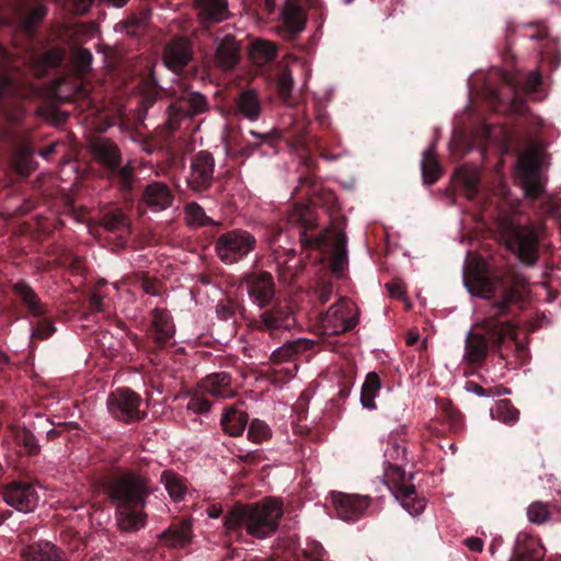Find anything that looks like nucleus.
Listing matches in <instances>:
<instances>
[{"label": "nucleus", "mask_w": 561, "mask_h": 561, "mask_svg": "<svg viewBox=\"0 0 561 561\" xmlns=\"http://www.w3.org/2000/svg\"><path fill=\"white\" fill-rule=\"evenodd\" d=\"M518 276L510 271H492L483 262H476L463 271V284L472 296L491 299L500 294L489 305L483 320L470 330L465 342L463 359L470 366L481 365L490 351H499L505 358L502 344L511 339L514 351L518 356L526 347L517 340L515 325L508 319L514 304L520 300Z\"/></svg>", "instance_id": "nucleus-1"}, {"label": "nucleus", "mask_w": 561, "mask_h": 561, "mask_svg": "<svg viewBox=\"0 0 561 561\" xmlns=\"http://www.w3.org/2000/svg\"><path fill=\"white\" fill-rule=\"evenodd\" d=\"M104 489L115 505L116 522L124 531H138L147 524L145 507L153 493L149 474L137 469H119L107 476Z\"/></svg>", "instance_id": "nucleus-2"}, {"label": "nucleus", "mask_w": 561, "mask_h": 561, "mask_svg": "<svg viewBox=\"0 0 561 561\" xmlns=\"http://www.w3.org/2000/svg\"><path fill=\"white\" fill-rule=\"evenodd\" d=\"M283 516L282 503L265 499L257 503L236 504L224 517L229 540L244 541V535L264 539L276 533Z\"/></svg>", "instance_id": "nucleus-3"}, {"label": "nucleus", "mask_w": 561, "mask_h": 561, "mask_svg": "<svg viewBox=\"0 0 561 561\" xmlns=\"http://www.w3.org/2000/svg\"><path fill=\"white\" fill-rule=\"evenodd\" d=\"M287 225L298 234L304 250L325 252L331 245L332 231L321 227L313 206L295 204L287 214Z\"/></svg>", "instance_id": "nucleus-4"}, {"label": "nucleus", "mask_w": 561, "mask_h": 561, "mask_svg": "<svg viewBox=\"0 0 561 561\" xmlns=\"http://www.w3.org/2000/svg\"><path fill=\"white\" fill-rule=\"evenodd\" d=\"M259 309L260 313L250 319L249 327L254 331L267 333L273 340L278 339L296 325L293 308L284 300L277 299Z\"/></svg>", "instance_id": "nucleus-5"}, {"label": "nucleus", "mask_w": 561, "mask_h": 561, "mask_svg": "<svg viewBox=\"0 0 561 561\" xmlns=\"http://www.w3.org/2000/svg\"><path fill=\"white\" fill-rule=\"evenodd\" d=\"M383 478L389 490L411 515L417 516L424 511L425 500L416 495L415 486L411 483L413 473L407 478L405 471L400 465L388 462Z\"/></svg>", "instance_id": "nucleus-6"}, {"label": "nucleus", "mask_w": 561, "mask_h": 561, "mask_svg": "<svg viewBox=\"0 0 561 561\" xmlns=\"http://www.w3.org/2000/svg\"><path fill=\"white\" fill-rule=\"evenodd\" d=\"M255 237L243 229H232L220 234L215 242L219 260L228 265L245 259L256 248Z\"/></svg>", "instance_id": "nucleus-7"}, {"label": "nucleus", "mask_w": 561, "mask_h": 561, "mask_svg": "<svg viewBox=\"0 0 561 561\" xmlns=\"http://www.w3.org/2000/svg\"><path fill=\"white\" fill-rule=\"evenodd\" d=\"M320 323L325 335L348 332L358 323L357 308L348 298H340L325 313L320 314Z\"/></svg>", "instance_id": "nucleus-8"}, {"label": "nucleus", "mask_w": 561, "mask_h": 561, "mask_svg": "<svg viewBox=\"0 0 561 561\" xmlns=\"http://www.w3.org/2000/svg\"><path fill=\"white\" fill-rule=\"evenodd\" d=\"M141 403V397L130 388H117L106 401L110 414L126 424L140 422L147 416V412L140 410Z\"/></svg>", "instance_id": "nucleus-9"}, {"label": "nucleus", "mask_w": 561, "mask_h": 561, "mask_svg": "<svg viewBox=\"0 0 561 561\" xmlns=\"http://www.w3.org/2000/svg\"><path fill=\"white\" fill-rule=\"evenodd\" d=\"M208 110L209 104L204 94L183 85L168 108L170 128L175 129L181 118H191L206 113Z\"/></svg>", "instance_id": "nucleus-10"}, {"label": "nucleus", "mask_w": 561, "mask_h": 561, "mask_svg": "<svg viewBox=\"0 0 561 561\" xmlns=\"http://www.w3.org/2000/svg\"><path fill=\"white\" fill-rule=\"evenodd\" d=\"M284 234L285 232L282 228L272 227L267 241L277 264L279 280L284 283H293L304 268V263L301 260H295V250L285 249L280 244V239Z\"/></svg>", "instance_id": "nucleus-11"}, {"label": "nucleus", "mask_w": 561, "mask_h": 561, "mask_svg": "<svg viewBox=\"0 0 561 561\" xmlns=\"http://www.w3.org/2000/svg\"><path fill=\"white\" fill-rule=\"evenodd\" d=\"M250 301L257 308L266 307L277 300L276 284L273 275L263 270L245 273L241 278Z\"/></svg>", "instance_id": "nucleus-12"}, {"label": "nucleus", "mask_w": 561, "mask_h": 561, "mask_svg": "<svg viewBox=\"0 0 561 561\" xmlns=\"http://www.w3.org/2000/svg\"><path fill=\"white\" fill-rule=\"evenodd\" d=\"M1 497L5 504L22 513L34 512L39 502L35 484L24 479H15L3 484Z\"/></svg>", "instance_id": "nucleus-13"}, {"label": "nucleus", "mask_w": 561, "mask_h": 561, "mask_svg": "<svg viewBox=\"0 0 561 561\" xmlns=\"http://www.w3.org/2000/svg\"><path fill=\"white\" fill-rule=\"evenodd\" d=\"M510 248L519 261L533 266L539 257V236L534 226L515 225L510 230Z\"/></svg>", "instance_id": "nucleus-14"}, {"label": "nucleus", "mask_w": 561, "mask_h": 561, "mask_svg": "<svg viewBox=\"0 0 561 561\" xmlns=\"http://www.w3.org/2000/svg\"><path fill=\"white\" fill-rule=\"evenodd\" d=\"M10 288L20 318L30 320L49 314L48 305L42 300L30 283L20 279L13 283Z\"/></svg>", "instance_id": "nucleus-15"}, {"label": "nucleus", "mask_w": 561, "mask_h": 561, "mask_svg": "<svg viewBox=\"0 0 561 561\" xmlns=\"http://www.w3.org/2000/svg\"><path fill=\"white\" fill-rule=\"evenodd\" d=\"M215 158L205 150L193 154L190 161L187 187L194 193L207 192L214 183Z\"/></svg>", "instance_id": "nucleus-16"}, {"label": "nucleus", "mask_w": 561, "mask_h": 561, "mask_svg": "<svg viewBox=\"0 0 561 561\" xmlns=\"http://www.w3.org/2000/svg\"><path fill=\"white\" fill-rule=\"evenodd\" d=\"M150 323L147 329V336L152 342V352L172 344L175 334V325L169 310L156 307L150 313Z\"/></svg>", "instance_id": "nucleus-17"}, {"label": "nucleus", "mask_w": 561, "mask_h": 561, "mask_svg": "<svg viewBox=\"0 0 561 561\" xmlns=\"http://www.w3.org/2000/svg\"><path fill=\"white\" fill-rule=\"evenodd\" d=\"M518 167L525 196L531 201L539 199L546 192L539 158L534 153L522 156Z\"/></svg>", "instance_id": "nucleus-18"}, {"label": "nucleus", "mask_w": 561, "mask_h": 561, "mask_svg": "<svg viewBox=\"0 0 561 561\" xmlns=\"http://www.w3.org/2000/svg\"><path fill=\"white\" fill-rule=\"evenodd\" d=\"M308 128L309 123L297 126L290 133L288 144L295 151L308 156L314 147L319 156L327 161H335L341 157V153L328 152V140L322 137H311Z\"/></svg>", "instance_id": "nucleus-19"}, {"label": "nucleus", "mask_w": 561, "mask_h": 561, "mask_svg": "<svg viewBox=\"0 0 561 561\" xmlns=\"http://www.w3.org/2000/svg\"><path fill=\"white\" fill-rule=\"evenodd\" d=\"M192 43L184 36L170 39L163 47L162 61L172 72L179 75L193 60Z\"/></svg>", "instance_id": "nucleus-20"}, {"label": "nucleus", "mask_w": 561, "mask_h": 561, "mask_svg": "<svg viewBox=\"0 0 561 561\" xmlns=\"http://www.w3.org/2000/svg\"><path fill=\"white\" fill-rule=\"evenodd\" d=\"M195 538L191 518L172 522L168 528L158 535L161 547L170 550H187Z\"/></svg>", "instance_id": "nucleus-21"}, {"label": "nucleus", "mask_w": 561, "mask_h": 561, "mask_svg": "<svg viewBox=\"0 0 561 561\" xmlns=\"http://www.w3.org/2000/svg\"><path fill=\"white\" fill-rule=\"evenodd\" d=\"M370 497L357 494H346L341 492L332 493V503L337 516L346 522H355L365 515L370 505Z\"/></svg>", "instance_id": "nucleus-22"}, {"label": "nucleus", "mask_w": 561, "mask_h": 561, "mask_svg": "<svg viewBox=\"0 0 561 561\" xmlns=\"http://www.w3.org/2000/svg\"><path fill=\"white\" fill-rule=\"evenodd\" d=\"M502 81L507 90L512 92V101L519 98V93H533L540 87L542 78L538 71L524 72H502Z\"/></svg>", "instance_id": "nucleus-23"}, {"label": "nucleus", "mask_w": 561, "mask_h": 561, "mask_svg": "<svg viewBox=\"0 0 561 561\" xmlns=\"http://www.w3.org/2000/svg\"><path fill=\"white\" fill-rule=\"evenodd\" d=\"M283 32L287 39L302 32L307 23V12L299 0H286L282 10Z\"/></svg>", "instance_id": "nucleus-24"}, {"label": "nucleus", "mask_w": 561, "mask_h": 561, "mask_svg": "<svg viewBox=\"0 0 561 561\" xmlns=\"http://www.w3.org/2000/svg\"><path fill=\"white\" fill-rule=\"evenodd\" d=\"M198 388L203 393L217 400L231 399L236 396V391L232 388V377L227 371L207 375L199 381Z\"/></svg>", "instance_id": "nucleus-25"}, {"label": "nucleus", "mask_w": 561, "mask_h": 561, "mask_svg": "<svg viewBox=\"0 0 561 561\" xmlns=\"http://www.w3.org/2000/svg\"><path fill=\"white\" fill-rule=\"evenodd\" d=\"M526 34L530 39L543 42L539 49L542 61H547L553 68L561 64V55L559 53L558 43L548 38V31L543 24H531L527 28Z\"/></svg>", "instance_id": "nucleus-26"}, {"label": "nucleus", "mask_w": 561, "mask_h": 561, "mask_svg": "<svg viewBox=\"0 0 561 561\" xmlns=\"http://www.w3.org/2000/svg\"><path fill=\"white\" fill-rule=\"evenodd\" d=\"M545 548L540 541L525 533L517 535L510 561H543Z\"/></svg>", "instance_id": "nucleus-27"}, {"label": "nucleus", "mask_w": 561, "mask_h": 561, "mask_svg": "<svg viewBox=\"0 0 561 561\" xmlns=\"http://www.w3.org/2000/svg\"><path fill=\"white\" fill-rule=\"evenodd\" d=\"M174 196L170 187L163 182H151L146 185L142 193L144 203L153 211L169 208Z\"/></svg>", "instance_id": "nucleus-28"}, {"label": "nucleus", "mask_w": 561, "mask_h": 561, "mask_svg": "<svg viewBox=\"0 0 561 561\" xmlns=\"http://www.w3.org/2000/svg\"><path fill=\"white\" fill-rule=\"evenodd\" d=\"M47 13L43 4L35 5L32 10L25 11L21 5L15 8L14 22L24 35L33 39L36 30Z\"/></svg>", "instance_id": "nucleus-29"}, {"label": "nucleus", "mask_w": 561, "mask_h": 561, "mask_svg": "<svg viewBox=\"0 0 561 561\" xmlns=\"http://www.w3.org/2000/svg\"><path fill=\"white\" fill-rule=\"evenodd\" d=\"M234 108L238 116L254 122L260 118L263 105L254 90H244L236 98Z\"/></svg>", "instance_id": "nucleus-30"}, {"label": "nucleus", "mask_w": 561, "mask_h": 561, "mask_svg": "<svg viewBox=\"0 0 561 561\" xmlns=\"http://www.w3.org/2000/svg\"><path fill=\"white\" fill-rule=\"evenodd\" d=\"M195 4L204 27L224 21L228 13L227 0H197Z\"/></svg>", "instance_id": "nucleus-31"}, {"label": "nucleus", "mask_w": 561, "mask_h": 561, "mask_svg": "<svg viewBox=\"0 0 561 561\" xmlns=\"http://www.w3.org/2000/svg\"><path fill=\"white\" fill-rule=\"evenodd\" d=\"M92 152L96 160L108 171L122 163V153L118 146L108 138L95 140L92 145Z\"/></svg>", "instance_id": "nucleus-32"}, {"label": "nucleus", "mask_w": 561, "mask_h": 561, "mask_svg": "<svg viewBox=\"0 0 561 561\" xmlns=\"http://www.w3.org/2000/svg\"><path fill=\"white\" fill-rule=\"evenodd\" d=\"M423 182L426 185L436 183L442 176V167L437 159L436 144H431L423 152L421 161Z\"/></svg>", "instance_id": "nucleus-33"}, {"label": "nucleus", "mask_w": 561, "mask_h": 561, "mask_svg": "<svg viewBox=\"0 0 561 561\" xmlns=\"http://www.w3.org/2000/svg\"><path fill=\"white\" fill-rule=\"evenodd\" d=\"M249 422L247 412L234 407L226 408L220 420L225 433L230 436H240Z\"/></svg>", "instance_id": "nucleus-34"}, {"label": "nucleus", "mask_w": 561, "mask_h": 561, "mask_svg": "<svg viewBox=\"0 0 561 561\" xmlns=\"http://www.w3.org/2000/svg\"><path fill=\"white\" fill-rule=\"evenodd\" d=\"M30 324V347H36V341H46L54 335L56 327L49 314L44 317H35L28 320Z\"/></svg>", "instance_id": "nucleus-35"}, {"label": "nucleus", "mask_w": 561, "mask_h": 561, "mask_svg": "<svg viewBox=\"0 0 561 561\" xmlns=\"http://www.w3.org/2000/svg\"><path fill=\"white\" fill-rule=\"evenodd\" d=\"M25 561H67L65 553L55 545L46 541L31 546L24 553Z\"/></svg>", "instance_id": "nucleus-36"}, {"label": "nucleus", "mask_w": 561, "mask_h": 561, "mask_svg": "<svg viewBox=\"0 0 561 561\" xmlns=\"http://www.w3.org/2000/svg\"><path fill=\"white\" fill-rule=\"evenodd\" d=\"M12 168L22 178L28 176L36 168L34 149L30 145H23L16 149L12 157Z\"/></svg>", "instance_id": "nucleus-37"}, {"label": "nucleus", "mask_w": 561, "mask_h": 561, "mask_svg": "<svg viewBox=\"0 0 561 561\" xmlns=\"http://www.w3.org/2000/svg\"><path fill=\"white\" fill-rule=\"evenodd\" d=\"M100 225L112 233H129L130 222L122 209L115 208L103 214Z\"/></svg>", "instance_id": "nucleus-38"}, {"label": "nucleus", "mask_w": 561, "mask_h": 561, "mask_svg": "<svg viewBox=\"0 0 561 561\" xmlns=\"http://www.w3.org/2000/svg\"><path fill=\"white\" fill-rule=\"evenodd\" d=\"M381 389V380L376 371H370L366 375L365 381L360 390V403L367 410H375L377 408L375 398Z\"/></svg>", "instance_id": "nucleus-39"}, {"label": "nucleus", "mask_w": 561, "mask_h": 561, "mask_svg": "<svg viewBox=\"0 0 561 561\" xmlns=\"http://www.w3.org/2000/svg\"><path fill=\"white\" fill-rule=\"evenodd\" d=\"M346 236L344 232L335 237L330 260V267L332 273L341 277L347 267V250H346Z\"/></svg>", "instance_id": "nucleus-40"}, {"label": "nucleus", "mask_w": 561, "mask_h": 561, "mask_svg": "<svg viewBox=\"0 0 561 561\" xmlns=\"http://www.w3.org/2000/svg\"><path fill=\"white\" fill-rule=\"evenodd\" d=\"M313 342L305 339H299L286 343L272 353L271 360L273 363H282L289 360L295 354L300 353L302 351L311 350Z\"/></svg>", "instance_id": "nucleus-41"}, {"label": "nucleus", "mask_w": 561, "mask_h": 561, "mask_svg": "<svg viewBox=\"0 0 561 561\" xmlns=\"http://www.w3.org/2000/svg\"><path fill=\"white\" fill-rule=\"evenodd\" d=\"M11 20L0 18V26L10 24ZM0 58L5 61L9 58V53L3 45L0 44ZM16 92V84L13 78L5 71L4 65H0V100L10 96Z\"/></svg>", "instance_id": "nucleus-42"}, {"label": "nucleus", "mask_w": 561, "mask_h": 561, "mask_svg": "<svg viewBox=\"0 0 561 561\" xmlns=\"http://www.w3.org/2000/svg\"><path fill=\"white\" fill-rule=\"evenodd\" d=\"M216 59L225 69H232L239 61V48L236 43L226 37L216 49Z\"/></svg>", "instance_id": "nucleus-43"}, {"label": "nucleus", "mask_w": 561, "mask_h": 561, "mask_svg": "<svg viewBox=\"0 0 561 561\" xmlns=\"http://www.w3.org/2000/svg\"><path fill=\"white\" fill-rule=\"evenodd\" d=\"M15 443L22 447L26 455L37 456L41 453V446L35 434L26 426H18L13 430Z\"/></svg>", "instance_id": "nucleus-44"}, {"label": "nucleus", "mask_w": 561, "mask_h": 561, "mask_svg": "<svg viewBox=\"0 0 561 561\" xmlns=\"http://www.w3.org/2000/svg\"><path fill=\"white\" fill-rule=\"evenodd\" d=\"M456 179L462 185L468 198L476 197L479 191L480 176L477 171L465 167L459 168L455 173Z\"/></svg>", "instance_id": "nucleus-45"}, {"label": "nucleus", "mask_w": 561, "mask_h": 561, "mask_svg": "<svg viewBox=\"0 0 561 561\" xmlns=\"http://www.w3.org/2000/svg\"><path fill=\"white\" fill-rule=\"evenodd\" d=\"M161 481L173 500L181 501L184 497L186 486L178 473L171 470H164L161 474Z\"/></svg>", "instance_id": "nucleus-46"}, {"label": "nucleus", "mask_w": 561, "mask_h": 561, "mask_svg": "<svg viewBox=\"0 0 561 561\" xmlns=\"http://www.w3.org/2000/svg\"><path fill=\"white\" fill-rule=\"evenodd\" d=\"M402 433L403 430H401V432H392L389 435L388 447L385 451V457L388 459V462L391 460L399 461L407 459V447Z\"/></svg>", "instance_id": "nucleus-47"}, {"label": "nucleus", "mask_w": 561, "mask_h": 561, "mask_svg": "<svg viewBox=\"0 0 561 561\" xmlns=\"http://www.w3.org/2000/svg\"><path fill=\"white\" fill-rule=\"evenodd\" d=\"M160 93V87L158 84L157 79L151 72L148 77L142 80V93H141V104L148 110L157 101Z\"/></svg>", "instance_id": "nucleus-48"}, {"label": "nucleus", "mask_w": 561, "mask_h": 561, "mask_svg": "<svg viewBox=\"0 0 561 561\" xmlns=\"http://www.w3.org/2000/svg\"><path fill=\"white\" fill-rule=\"evenodd\" d=\"M495 414L499 421L507 425L515 424L519 417V411L508 399H502L496 403Z\"/></svg>", "instance_id": "nucleus-49"}, {"label": "nucleus", "mask_w": 561, "mask_h": 561, "mask_svg": "<svg viewBox=\"0 0 561 561\" xmlns=\"http://www.w3.org/2000/svg\"><path fill=\"white\" fill-rule=\"evenodd\" d=\"M92 60V53L87 48H78L73 51V67L76 69V72L80 76H83L91 70Z\"/></svg>", "instance_id": "nucleus-50"}, {"label": "nucleus", "mask_w": 561, "mask_h": 561, "mask_svg": "<svg viewBox=\"0 0 561 561\" xmlns=\"http://www.w3.org/2000/svg\"><path fill=\"white\" fill-rule=\"evenodd\" d=\"M271 428L268 425L259 419H254L248 430V438L253 443L260 444L271 437Z\"/></svg>", "instance_id": "nucleus-51"}, {"label": "nucleus", "mask_w": 561, "mask_h": 561, "mask_svg": "<svg viewBox=\"0 0 561 561\" xmlns=\"http://www.w3.org/2000/svg\"><path fill=\"white\" fill-rule=\"evenodd\" d=\"M185 213L188 222L192 225L204 227L213 222V220L206 215L205 210L196 202L187 204Z\"/></svg>", "instance_id": "nucleus-52"}, {"label": "nucleus", "mask_w": 561, "mask_h": 561, "mask_svg": "<svg viewBox=\"0 0 561 561\" xmlns=\"http://www.w3.org/2000/svg\"><path fill=\"white\" fill-rule=\"evenodd\" d=\"M548 504L542 502H534L527 508L528 519L534 524H543L550 518Z\"/></svg>", "instance_id": "nucleus-53"}, {"label": "nucleus", "mask_w": 561, "mask_h": 561, "mask_svg": "<svg viewBox=\"0 0 561 561\" xmlns=\"http://www.w3.org/2000/svg\"><path fill=\"white\" fill-rule=\"evenodd\" d=\"M110 172L119 182L122 187L126 191H130L134 185V168L130 165H122L118 163L117 168H112Z\"/></svg>", "instance_id": "nucleus-54"}, {"label": "nucleus", "mask_w": 561, "mask_h": 561, "mask_svg": "<svg viewBox=\"0 0 561 561\" xmlns=\"http://www.w3.org/2000/svg\"><path fill=\"white\" fill-rule=\"evenodd\" d=\"M510 94L507 96L503 95V93L496 89L488 88L486 89V98L491 105L496 106L499 104H510L517 107V111H520V107H518V102L523 103L522 94L519 93V98L516 101H512V92L508 90Z\"/></svg>", "instance_id": "nucleus-55"}, {"label": "nucleus", "mask_w": 561, "mask_h": 561, "mask_svg": "<svg viewBox=\"0 0 561 561\" xmlns=\"http://www.w3.org/2000/svg\"><path fill=\"white\" fill-rule=\"evenodd\" d=\"M294 88V79L289 70L282 71L277 78V91L283 100H288Z\"/></svg>", "instance_id": "nucleus-56"}, {"label": "nucleus", "mask_w": 561, "mask_h": 561, "mask_svg": "<svg viewBox=\"0 0 561 561\" xmlns=\"http://www.w3.org/2000/svg\"><path fill=\"white\" fill-rule=\"evenodd\" d=\"M204 394L205 393L202 391L199 393H194L187 403V409L198 414L208 412L210 410L211 403L204 397Z\"/></svg>", "instance_id": "nucleus-57"}, {"label": "nucleus", "mask_w": 561, "mask_h": 561, "mask_svg": "<svg viewBox=\"0 0 561 561\" xmlns=\"http://www.w3.org/2000/svg\"><path fill=\"white\" fill-rule=\"evenodd\" d=\"M313 295L320 305H324L333 295V285L330 282L320 280L313 289Z\"/></svg>", "instance_id": "nucleus-58"}, {"label": "nucleus", "mask_w": 561, "mask_h": 561, "mask_svg": "<svg viewBox=\"0 0 561 561\" xmlns=\"http://www.w3.org/2000/svg\"><path fill=\"white\" fill-rule=\"evenodd\" d=\"M140 286L148 295L158 296L160 294V282L157 278L149 276L147 273L141 274Z\"/></svg>", "instance_id": "nucleus-59"}, {"label": "nucleus", "mask_w": 561, "mask_h": 561, "mask_svg": "<svg viewBox=\"0 0 561 561\" xmlns=\"http://www.w3.org/2000/svg\"><path fill=\"white\" fill-rule=\"evenodd\" d=\"M445 415L450 423L451 430L457 433L462 430L463 426V417L460 411L449 405L444 409Z\"/></svg>", "instance_id": "nucleus-60"}, {"label": "nucleus", "mask_w": 561, "mask_h": 561, "mask_svg": "<svg viewBox=\"0 0 561 561\" xmlns=\"http://www.w3.org/2000/svg\"><path fill=\"white\" fill-rule=\"evenodd\" d=\"M255 50L266 60H273L277 55V49L268 42L261 41L255 45Z\"/></svg>", "instance_id": "nucleus-61"}, {"label": "nucleus", "mask_w": 561, "mask_h": 561, "mask_svg": "<svg viewBox=\"0 0 561 561\" xmlns=\"http://www.w3.org/2000/svg\"><path fill=\"white\" fill-rule=\"evenodd\" d=\"M313 186H314V179L312 175L300 176L299 185L295 188V194H297L298 192L304 191L306 188L307 192L305 193V195L309 196L311 193H314Z\"/></svg>", "instance_id": "nucleus-62"}, {"label": "nucleus", "mask_w": 561, "mask_h": 561, "mask_svg": "<svg viewBox=\"0 0 561 561\" xmlns=\"http://www.w3.org/2000/svg\"><path fill=\"white\" fill-rule=\"evenodd\" d=\"M216 313H217L219 319L228 320V319L233 317L234 308L229 302L220 301L216 306Z\"/></svg>", "instance_id": "nucleus-63"}, {"label": "nucleus", "mask_w": 561, "mask_h": 561, "mask_svg": "<svg viewBox=\"0 0 561 561\" xmlns=\"http://www.w3.org/2000/svg\"><path fill=\"white\" fill-rule=\"evenodd\" d=\"M316 122L324 129H329L331 122L330 117L324 108L321 106L316 107Z\"/></svg>", "instance_id": "nucleus-64"}]
</instances>
